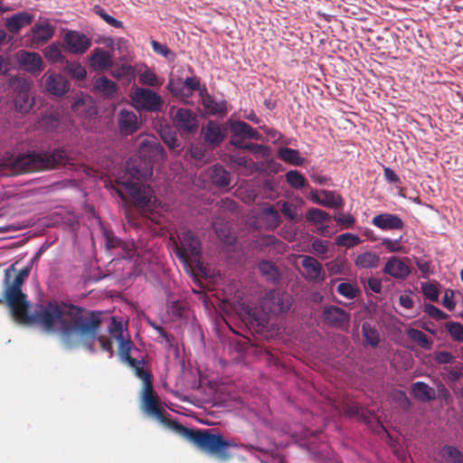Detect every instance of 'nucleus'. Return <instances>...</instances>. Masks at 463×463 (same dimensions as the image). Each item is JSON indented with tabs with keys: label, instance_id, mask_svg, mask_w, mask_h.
<instances>
[{
	"label": "nucleus",
	"instance_id": "1",
	"mask_svg": "<svg viewBox=\"0 0 463 463\" xmlns=\"http://www.w3.org/2000/svg\"><path fill=\"white\" fill-rule=\"evenodd\" d=\"M34 319L47 332L60 334L62 343L69 348L81 344L88 351H95L99 341L103 351L114 354L112 342L106 335H99L100 313L89 311L68 302L48 301L34 316Z\"/></svg>",
	"mask_w": 463,
	"mask_h": 463
},
{
	"label": "nucleus",
	"instance_id": "2",
	"mask_svg": "<svg viewBox=\"0 0 463 463\" xmlns=\"http://www.w3.org/2000/svg\"><path fill=\"white\" fill-rule=\"evenodd\" d=\"M142 409L146 414L156 417L167 428L191 441L202 451L213 455L222 461L231 458L228 449L232 443L225 440L221 433H213L211 430L189 429L177 420L169 419V414L160 407V400L153 390L152 383L144 385Z\"/></svg>",
	"mask_w": 463,
	"mask_h": 463
},
{
	"label": "nucleus",
	"instance_id": "3",
	"mask_svg": "<svg viewBox=\"0 0 463 463\" xmlns=\"http://www.w3.org/2000/svg\"><path fill=\"white\" fill-rule=\"evenodd\" d=\"M126 172V176H121L116 181V193L123 201L129 198L142 215L157 222L156 213L160 203L149 185L139 183L144 174L133 160L127 162Z\"/></svg>",
	"mask_w": 463,
	"mask_h": 463
},
{
	"label": "nucleus",
	"instance_id": "4",
	"mask_svg": "<svg viewBox=\"0 0 463 463\" xmlns=\"http://www.w3.org/2000/svg\"><path fill=\"white\" fill-rule=\"evenodd\" d=\"M29 275L28 269H23L17 271L14 266L5 270V278L3 281L4 292L0 298V304L9 307L14 318L21 323L33 322L39 325L34 319V316L43 307L41 305L32 316L28 315L29 302L27 296L22 291V286L25 279Z\"/></svg>",
	"mask_w": 463,
	"mask_h": 463
},
{
	"label": "nucleus",
	"instance_id": "5",
	"mask_svg": "<svg viewBox=\"0 0 463 463\" xmlns=\"http://www.w3.org/2000/svg\"><path fill=\"white\" fill-rule=\"evenodd\" d=\"M69 157L65 150L54 149L41 153H28L18 156H5L1 159V165L7 168L6 175L43 171L65 165Z\"/></svg>",
	"mask_w": 463,
	"mask_h": 463
},
{
	"label": "nucleus",
	"instance_id": "6",
	"mask_svg": "<svg viewBox=\"0 0 463 463\" xmlns=\"http://www.w3.org/2000/svg\"><path fill=\"white\" fill-rule=\"evenodd\" d=\"M170 239L174 243L175 253L182 262L184 264L194 262L201 269L202 245L199 239L190 230H184L178 233L177 240H175L173 236Z\"/></svg>",
	"mask_w": 463,
	"mask_h": 463
},
{
	"label": "nucleus",
	"instance_id": "7",
	"mask_svg": "<svg viewBox=\"0 0 463 463\" xmlns=\"http://www.w3.org/2000/svg\"><path fill=\"white\" fill-rule=\"evenodd\" d=\"M291 304V297L280 289L267 291L260 300V307L264 316L285 314L289 310Z\"/></svg>",
	"mask_w": 463,
	"mask_h": 463
},
{
	"label": "nucleus",
	"instance_id": "8",
	"mask_svg": "<svg viewBox=\"0 0 463 463\" xmlns=\"http://www.w3.org/2000/svg\"><path fill=\"white\" fill-rule=\"evenodd\" d=\"M131 105L137 111L158 112L161 110L164 100L156 91L137 87L129 95Z\"/></svg>",
	"mask_w": 463,
	"mask_h": 463
},
{
	"label": "nucleus",
	"instance_id": "9",
	"mask_svg": "<svg viewBox=\"0 0 463 463\" xmlns=\"http://www.w3.org/2000/svg\"><path fill=\"white\" fill-rule=\"evenodd\" d=\"M173 121L175 128L184 135L195 133L199 127L197 115L185 108H179L175 111Z\"/></svg>",
	"mask_w": 463,
	"mask_h": 463
},
{
	"label": "nucleus",
	"instance_id": "10",
	"mask_svg": "<svg viewBox=\"0 0 463 463\" xmlns=\"http://www.w3.org/2000/svg\"><path fill=\"white\" fill-rule=\"evenodd\" d=\"M118 131L122 136H130L140 128V120L137 115L129 109H120L117 115Z\"/></svg>",
	"mask_w": 463,
	"mask_h": 463
},
{
	"label": "nucleus",
	"instance_id": "11",
	"mask_svg": "<svg viewBox=\"0 0 463 463\" xmlns=\"http://www.w3.org/2000/svg\"><path fill=\"white\" fill-rule=\"evenodd\" d=\"M384 274L390 275L396 279H405L411 273L409 260L392 256L386 261L383 269Z\"/></svg>",
	"mask_w": 463,
	"mask_h": 463
},
{
	"label": "nucleus",
	"instance_id": "12",
	"mask_svg": "<svg viewBox=\"0 0 463 463\" xmlns=\"http://www.w3.org/2000/svg\"><path fill=\"white\" fill-rule=\"evenodd\" d=\"M47 92L56 97H61L70 90V84L66 78L61 74L46 71L43 77Z\"/></svg>",
	"mask_w": 463,
	"mask_h": 463
},
{
	"label": "nucleus",
	"instance_id": "13",
	"mask_svg": "<svg viewBox=\"0 0 463 463\" xmlns=\"http://www.w3.org/2000/svg\"><path fill=\"white\" fill-rule=\"evenodd\" d=\"M66 50L73 54H82L90 46V40L83 33L70 31L64 35Z\"/></svg>",
	"mask_w": 463,
	"mask_h": 463
},
{
	"label": "nucleus",
	"instance_id": "14",
	"mask_svg": "<svg viewBox=\"0 0 463 463\" xmlns=\"http://www.w3.org/2000/svg\"><path fill=\"white\" fill-rule=\"evenodd\" d=\"M19 66L30 73H38L43 69V59L37 52L21 50L16 53Z\"/></svg>",
	"mask_w": 463,
	"mask_h": 463
},
{
	"label": "nucleus",
	"instance_id": "15",
	"mask_svg": "<svg viewBox=\"0 0 463 463\" xmlns=\"http://www.w3.org/2000/svg\"><path fill=\"white\" fill-rule=\"evenodd\" d=\"M300 258L301 265L305 269V279L312 282H323L326 276L321 263L311 256L302 255Z\"/></svg>",
	"mask_w": 463,
	"mask_h": 463
},
{
	"label": "nucleus",
	"instance_id": "16",
	"mask_svg": "<svg viewBox=\"0 0 463 463\" xmlns=\"http://www.w3.org/2000/svg\"><path fill=\"white\" fill-rule=\"evenodd\" d=\"M322 317L326 324L337 328L347 325L350 319L346 311L335 306L325 307Z\"/></svg>",
	"mask_w": 463,
	"mask_h": 463
},
{
	"label": "nucleus",
	"instance_id": "17",
	"mask_svg": "<svg viewBox=\"0 0 463 463\" xmlns=\"http://www.w3.org/2000/svg\"><path fill=\"white\" fill-rule=\"evenodd\" d=\"M202 105L205 112L212 116H225L227 113V103L225 100L217 101L205 87L201 90L200 93Z\"/></svg>",
	"mask_w": 463,
	"mask_h": 463
},
{
	"label": "nucleus",
	"instance_id": "18",
	"mask_svg": "<svg viewBox=\"0 0 463 463\" xmlns=\"http://www.w3.org/2000/svg\"><path fill=\"white\" fill-rule=\"evenodd\" d=\"M372 223L381 230H401L404 226L403 221L392 213L378 214L373 218Z\"/></svg>",
	"mask_w": 463,
	"mask_h": 463
},
{
	"label": "nucleus",
	"instance_id": "19",
	"mask_svg": "<svg viewBox=\"0 0 463 463\" xmlns=\"http://www.w3.org/2000/svg\"><path fill=\"white\" fill-rule=\"evenodd\" d=\"M33 21V15L27 12H19L7 18L5 25L11 33L16 34L24 26L31 24Z\"/></svg>",
	"mask_w": 463,
	"mask_h": 463
},
{
	"label": "nucleus",
	"instance_id": "20",
	"mask_svg": "<svg viewBox=\"0 0 463 463\" xmlns=\"http://www.w3.org/2000/svg\"><path fill=\"white\" fill-rule=\"evenodd\" d=\"M54 34V28L49 23H36L32 27V39L36 44L48 42Z\"/></svg>",
	"mask_w": 463,
	"mask_h": 463
},
{
	"label": "nucleus",
	"instance_id": "21",
	"mask_svg": "<svg viewBox=\"0 0 463 463\" xmlns=\"http://www.w3.org/2000/svg\"><path fill=\"white\" fill-rule=\"evenodd\" d=\"M230 129L234 137L258 140L259 132L244 121H235L231 124Z\"/></svg>",
	"mask_w": 463,
	"mask_h": 463
},
{
	"label": "nucleus",
	"instance_id": "22",
	"mask_svg": "<svg viewBox=\"0 0 463 463\" xmlns=\"http://www.w3.org/2000/svg\"><path fill=\"white\" fill-rule=\"evenodd\" d=\"M354 263L355 267L362 269H376L380 264V257L375 252L364 251L355 256Z\"/></svg>",
	"mask_w": 463,
	"mask_h": 463
},
{
	"label": "nucleus",
	"instance_id": "23",
	"mask_svg": "<svg viewBox=\"0 0 463 463\" xmlns=\"http://www.w3.org/2000/svg\"><path fill=\"white\" fill-rule=\"evenodd\" d=\"M224 139V133L219 124L209 121L204 132V141L209 146H218Z\"/></svg>",
	"mask_w": 463,
	"mask_h": 463
},
{
	"label": "nucleus",
	"instance_id": "24",
	"mask_svg": "<svg viewBox=\"0 0 463 463\" xmlns=\"http://www.w3.org/2000/svg\"><path fill=\"white\" fill-rule=\"evenodd\" d=\"M260 219L265 228L270 231H274L280 224V215L273 205H269L261 210Z\"/></svg>",
	"mask_w": 463,
	"mask_h": 463
},
{
	"label": "nucleus",
	"instance_id": "25",
	"mask_svg": "<svg viewBox=\"0 0 463 463\" xmlns=\"http://www.w3.org/2000/svg\"><path fill=\"white\" fill-rule=\"evenodd\" d=\"M213 227L218 238L227 244L234 241L230 224L222 218H215L213 222Z\"/></svg>",
	"mask_w": 463,
	"mask_h": 463
},
{
	"label": "nucleus",
	"instance_id": "26",
	"mask_svg": "<svg viewBox=\"0 0 463 463\" xmlns=\"http://www.w3.org/2000/svg\"><path fill=\"white\" fill-rule=\"evenodd\" d=\"M210 178L215 186L221 188L228 187L231 183L230 173L221 165L212 167Z\"/></svg>",
	"mask_w": 463,
	"mask_h": 463
},
{
	"label": "nucleus",
	"instance_id": "27",
	"mask_svg": "<svg viewBox=\"0 0 463 463\" xmlns=\"http://www.w3.org/2000/svg\"><path fill=\"white\" fill-rule=\"evenodd\" d=\"M91 62L95 69L106 70L112 64V55L107 51L96 48L91 54Z\"/></svg>",
	"mask_w": 463,
	"mask_h": 463
},
{
	"label": "nucleus",
	"instance_id": "28",
	"mask_svg": "<svg viewBox=\"0 0 463 463\" xmlns=\"http://www.w3.org/2000/svg\"><path fill=\"white\" fill-rule=\"evenodd\" d=\"M411 393L420 402H430L435 399L434 389L423 382L412 383Z\"/></svg>",
	"mask_w": 463,
	"mask_h": 463
},
{
	"label": "nucleus",
	"instance_id": "29",
	"mask_svg": "<svg viewBox=\"0 0 463 463\" xmlns=\"http://www.w3.org/2000/svg\"><path fill=\"white\" fill-rule=\"evenodd\" d=\"M322 195L319 204L327 208H342L344 206V200L342 196L335 191L321 190Z\"/></svg>",
	"mask_w": 463,
	"mask_h": 463
},
{
	"label": "nucleus",
	"instance_id": "30",
	"mask_svg": "<svg viewBox=\"0 0 463 463\" xmlns=\"http://www.w3.org/2000/svg\"><path fill=\"white\" fill-rule=\"evenodd\" d=\"M93 88L105 97H112L117 92L116 83L105 76L97 78L93 83Z\"/></svg>",
	"mask_w": 463,
	"mask_h": 463
},
{
	"label": "nucleus",
	"instance_id": "31",
	"mask_svg": "<svg viewBox=\"0 0 463 463\" xmlns=\"http://www.w3.org/2000/svg\"><path fill=\"white\" fill-rule=\"evenodd\" d=\"M444 463H463L462 453L454 446L445 445L439 451Z\"/></svg>",
	"mask_w": 463,
	"mask_h": 463
},
{
	"label": "nucleus",
	"instance_id": "32",
	"mask_svg": "<svg viewBox=\"0 0 463 463\" xmlns=\"http://www.w3.org/2000/svg\"><path fill=\"white\" fill-rule=\"evenodd\" d=\"M278 156L282 161L293 165H300L304 161L298 150L289 147H280L278 150Z\"/></svg>",
	"mask_w": 463,
	"mask_h": 463
},
{
	"label": "nucleus",
	"instance_id": "33",
	"mask_svg": "<svg viewBox=\"0 0 463 463\" xmlns=\"http://www.w3.org/2000/svg\"><path fill=\"white\" fill-rule=\"evenodd\" d=\"M259 270L268 281L276 282L279 279V271L278 268L274 263L269 260H262L260 262Z\"/></svg>",
	"mask_w": 463,
	"mask_h": 463
},
{
	"label": "nucleus",
	"instance_id": "34",
	"mask_svg": "<svg viewBox=\"0 0 463 463\" xmlns=\"http://www.w3.org/2000/svg\"><path fill=\"white\" fill-rule=\"evenodd\" d=\"M132 368L135 374L144 382V385L151 382V376L147 370L145 369V361L143 359H131L127 363Z\"/></svg>",
	"mask_w": 463,
	"mask_h": 463
},
{
	"label": "nucleus",
	"instance_id": "35",
	"mask_svg": "<svg viewBox=\"0 0 463 463\" xmlns=\"http://www.w3.org/2000/svg\"><path fill=\"white\" fill-rule=\"evenodd\" d=\"M15 110L27 113L33 107V99L29 91L17 93L14 99Z\"/></svg>",
	"mask_w": 463,
	"mask_h": 463
},
{
	"label": "nucleus",
	"instance_id": "36",
	"mask_svg": "<svg viewBox=\"0 0 463 463\" xmlns=\"http://www.w3.org/2000/svg\"><path fill=\"white\" fill-rule=\"evenodd\" d=\"M286 181L289 186L294 189H302L307 186V182L304 175L298 170H290L285 175Z\"/></svg>",
	"mask_w": 463,
	"mask_h": 463
},
{
	"label": "nucleus",
	"instance_id": "37",
	"mask_svg": "<svg viewBox=\"0 0 463 463\" xmlns=\"http://www.w3.org/2000/svg\"><path fill=\"white\" fill-rule=\"evenodd\" d=\"M409 337L420 347L430 350L432 347V341L422 331L411 328L408 331Z\"/></svg>",
	"mask_w": 463,
	"mask_h": 463
},
{
	"label": "nucleus",
	"instance_id": "38",
	"mask_svg": "<svg viewBox=\"0 0 463 463\" xmlns=\"http://www.w3.org/2000/svg\"><path fill=\"white\" fill-rule=\"evenodd\" d=\"M330 218L329 213L318 208H311L306 213V220L315 224L326 222Z\"/></svg>",
	"mask_w": 463,
	"mask_h": 463
},
{
	"label": "nucleus",
	"instance_id": "39",
	"mask_svg": "<svg viewBox=\"0 0 463 463\" xmlns=\"http://www.w3.org/2000/svg\"><path fill=\"white\" fill-rule=\"evenodd\" d=\"M362 335L367 344H369L371 346L375 347L378 345L380 341L378 331L369 323L363 324Z\"/></svg>",
	"mask_w": 463,
	"mask_h": 463
},
{
	"label": "nucleus",
	"instance_id": "40",
	"mask_svg": "<svg viewBox=\"0 0 463 463\" xmlns=\"http://www.w3.org/2000/svg\"><path fill=\"white\" fill-rule=\"evenodd\" d=\"M361 242V239L353 233H343L335 238V244L340 247H345L347 249L358 245Z\"/></svg>",
	"mask_w": 463,
	"mask_h": 463
},
{
	"label": "nucleus",
	"instance_id": "41",
	"mask_svg": "<svg viewBox=\"0 0 463 463\" xmlns=\"http://www.w3.org/2000/svg\"><path fill=\"white\" fill-rule=\"evenodd\" d=\"M65 71L70 76L76 80H83L86 78L87 72L85 68L79 62H69L65 65Z\"/></svg>",
	"mask_w": 463,
	"mask_h": 463
},
{
	"label": "nucleus",
	"instance_id": "42",
	"mask_svg": "<svg viewBox=\"0 0 463 463\" xmlns=\"http://www.w3.org/2000/svg\"><path fill=\"white\" fill-rule=\"evenodd\" d=\"M151 47L154 52L163 56L168 61H174L176 58L174 52H172L165 44H162L157 41H151Z\"/></svg>",
	"mask_w": 463,
	"mask_h": 463
},
{
	"label": "nucleus",
	"instance_id": "43",
	"mask_svg": "<svg viewBox=\"0 0 463 463\" xmlns=\"http://www.w3.org/2000/svg\"><path fill=\"white\" fill-rule=\"evenodd\" d=\"M139 82L143 85H147V86H151V87H156V86H159L161 84V82L159 81L157 76L156 75V73L146 68L140 75H139Z\"/></svg>",
	"mask_w": 463,
	"mask_h": 463
},
{
	"label": "nucleus",
	"instance_id": "44",
	"mask_svg": "<svg viewBox=\"0 0 463 463\" xmlns=\"http://www.w3.org/2000/svg\"><path fill=\"white\" fill-rule=\"evenodd\" d=\"M445 326L453 340L463 343V325L458 322H448Z\"/></svg>",
	"mask_w": 463,
	"mask_h": 463
},
{
	"label": "nucleus",
	"instance_id": "45",
	"mask_svg": "<svg viewBox=\"0 0 463 463\" xmlns=\"http://www.w3.org/2000/svg\"><path fill=\"white\" fill-rule=\"evenodd\" d=\"M336 291L339 295L348 299L355 298L358 294L357 288L346 282L340 283L336 288Z\"/></svg>",
	"mask_w": 463,
	"mask_h": 463
},
{
	"label": "nucleus",
	"instance_id": "46",
	"mask_svg": "<svg viewBox=\"0 0 463 463\" xmlns=\"http://www.w3.org/2000/svg\"><path fill=\"white\" fill-rule=\"evenodd\" d=\"M438 286H439L438 282L423 283L421 286V289H422L424 296L431 301H438V298H439Z\"/></svg>",
	"mask_w": 463,
	"mask_h": 463
},
{
	"label": "nucleus",
	"instance_id": "47",
	"mask_svg": "<svg viewBox=\"0 0 463 463\" xmlns=\"http://www.w3.org/2000/svg\"><path fill=\"white\" fill-rule=\"evenodd\" d=\"M43 54L45 58L52 62L60 61L63 58L59 46L55 43H52L51 45L46 47L43 52Z\"/></svg>",
	"mask_w": 463,
	"mask_h": 463
},
{
	"label": "nucleus",
	"instance_id": "48",
	"mask_svg": "<svg viewBox=\"0 0 463 463\" xmlns=\"http://www.w3.org/2000/svg\"><path fill=\"white\" fill-rule=\"evenodd\" d=\"M118 341V354L123 362L128 363V361L133 359L130 355L132 343L130 340H125L124 337H121V339H119Z\"/></svg>",
	"mask_w": 463,
	"mask_h": 463
},
{
	"label": "nucleus",
	"instance_id": "49",
	"mask_svg": "<svg viewBox=\"0 0 463 463\" xmlns=\"http://www.w3.org/2000/svg\"><path fill=\"white\" fill-rule=\"evenodd\" d=\"M9 85L16 92V94L29 91L30 89L29 81L19 77L10 78Z\"/></svg>",
	"mask_w": 463,
	"mask_h": 463
},
{
	"label": "nucleus",
	"instance_id": "50",
	"mask_svg": "<svg viewBox=\"0 0 463 463\" xmlns=\"http://www.w3.org/2000/svg\"><path fill=\"white\" fill-rule=\"evenodd\" d=\"M330 275L343 274L345 269V260L343 259H335L326 264Z\"/></svg>",
	"mask_w": 463,
	"mask_h": 463
},
{
	"label": "nucleus",
	"instance_id": "51",
	"mask_svg": "<svg viewBox=\"0 0 463 463\" xmlns=\"http://www.w3.org/2000/svg\"><path fill=\"white\" fill-rule=\"evenodd\" d=\"M278 205L280 206V211L286 218L290 221H295L297 219V207L293 203L288 201H283L279 202Z\"/></svg>",
	"mask_w": 463,
	"mask_h": 463
},
{
	"label": "nucleus",
	"instance_id": "52",
	"mask_svg": "<svg viewBox=\"0 0 463 463\" xmlns=\"http://www.w3.org/2000/svg\"><path fill=\"white\" fill-rule=\"evenodd\" d=\"M424 312L430 317L431 318L440 321L448 318V315L444 313L441 309L437 307L434 305L431 304H425L424 305Z\"/></svg>",
	"mask_w": 463,
	"mask_h": 463
},
{
	"label": "nucleus",
	"instance_id": "53",
	"mask_svg": "<svg viewBox=\"0 0 463 463\" xmlns=\"http://www.w3.org/2000/svg\"><path fill=\"white\" fill-rule=\"evenodd\" d=\"M40 126L46 130H55L59 126V118L53 114L45 115L41 118Z\"/></svg>",
	"mask_w": 463,
	"mask_h": 463
},
{
	"label": "nucleus",
	"instance_id": "54",
	"mask_svg": "<svg viewBox=\"0 0 463 463\" xmlns=\"http://www.w3.org/2000/svg\"><path fill=\"white\" fill-rule=\"evenodd\" d=\"M382 245L389 252H401L403 250V246L400 240H391L388 238H384L382 240Z\"/></svg>",
	"mask_w": 463,
	"mask_h": 463
},
{
	"label": "nucleus",
	"instance_id": "55",
	"mask_svg": "<svg viewBox=\"0 0 463 463\" xmlns=\"http://www.w3.org/2000/svg\"><path fill=\"white\" fill-rule=\"evenodd\" d=\"M97 14L110 26H113L115 28H123V23L109 14H107L101 7L96 6Z\"/></svg>",
	"mask_w": 463,
	"mask_h": 463
},
{
	"label": "nucleus",
	"instance_id": "56",
	"mask_svg": "<svg viewBox=\"0 0 463 463\" xmlns=\"http://www.w3.org/2000/svg\"><path fill=\"white\" fill-rule=\"evenodd\" d=\"M335 221L343 225L345 228H352L355 222V219L353 215L347 213L344 214L343 213H339L334 216Z\"/></svg>",
	"mask_w": 463,
	"mask_h": 463
},
{
	"label": "nucleus",
	"instance_id": "57",
	"mask_svg": "<svg viewBox=\"0 0 463 463\" xmlns=\"http://www.w3.org/2000/svg\"><path fill=\"white\" fill-rule=\"evenodd\" d=\"M312 248L317 255L324 257L328 252V241L316 238L312 241Z\"/></svg>",
	"mask_w": 463,
	"mask_h": 463
},
{
	"label": "nucleus",
	"instance_id": "58",
	"mask_svg": "<svg viewBox=\"0 0 463 463\" xmlns=\"http://www.w3.org/2000/svg\"><path fill=\"white\" fill-rule=\"evenodd\" d=\"M134 71V69L130 65L123 64L118 68L112 71L111 74L114 78L122 79L124 77L129 76Z\"/></svg>",
	"mask_w": 463,
	"mask_h": 463
},
{
	"label": "nucleus",
	"instance_id": "59",
	"mask_svg": "<svg viewBox=\"0 0 463 463\" xmlns=\"http://www.w3.org/2000/svg\"><path fill=\"white\" fill-rule=\"evenodd\" d=\"M453 298L454 291L452 289H447L442 299V305L449 310H453L455 308L456 304Z\"/></svg>",
	"mask_w": 463,
	"mask_h": 463
},
{
	"label": "nucleus",
	"instance_id": "60",
	"mask_svg": "<svg viewBox=\"0 0 463 463\" xmlns=\"http://www.w3.org/2000/svg\"><path fill=\"white\" fill-rule=\"evenodd\" d=\"M163 140L171 150H175L181 147V143L179 142L175 135H165L163 136Z\"/></svg>",
	"mask_w": 463,
	"mask_h": 463
},
{
	"label": "nucleus",
	"instance_id": "61",
	"mask_svg": "<svg viewBox=\"0 0 463 463\" xmlns=\"http://www.w3.org/2000/svg\"><path fill=\"white\" fill-rule=\"evenodd\" d=\"M111 335L117 337L118 340L123 336L122 325L118 322L115 317L112 318L111 324L109 328Z\"/></svg>",
	"mask_w": 463,
	"mask_h": 463
},
{
	"label": "nucleus",
	"instance_id": "62",
	"mask_svg": "<svg viewBox=\"0 0 463 463\" xmlns=\"http://www.w3.org/2000/svg\"><path fill=\"white\" fill-rule=\"evenodd\" d=\"M184 84L191 91L199 90L201 92V90H203L200 80L197 77H187Z\"/></svg>",
	"mask_w": 463,
	"mask_h": 463
},
{
	"label": "nucleus",
	"instance_id": "63",
	"mask_svg": "<svg viewBox=\"0 0 463 463\" xmlns=\"http://www.w3.org/2000/svg\"><path fill=\"white\" fill-rule=\"evenodd\" d=\"M453 355L447 351H440L435 354V361L440 364H447L451 363Z\"/></svg>",
	"mask_w": 463,
	"mask_h": 463
},
{
	"label": "nucleus",
	"instance_id": "64",
	"mask_svg": "<svg viewBox=\"0 0 463 463\" xmlns=\"http://www.w3.org/2000/svg\"><path fill=\"white\" fill-rule=\"evenodd\" d=\"M445 370L447 371V377H448V379L449 381H451V382H457L461 377H463L462 366H460L458 369H457V368H454V369L445 368Z\"/></svg>",
	"mask_w": 463,
	"mask_h": 463
}]
</instances>
